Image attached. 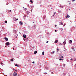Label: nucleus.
<instances>
[{
  "mask_svg": "<svg viewBox=\"0 0 76 76\" xmlns=\"http://www.w3.org/2000/svg\"><path fill=\"white\" fill-rule=\"evenodd\" d=\"M75 67H76V64H75Z\"/></svg>",
  "mask_w": 76,
  "mask_h": 76,
  "instance_id": "obj_38",
  "label": "nucleus"
},
{
  "mask_svg": "<svg viewBox=\"0 0 76 76\" xmlns=\"http://www.w3.org/2000/svg\"><path fill=\"white\" fill-rule=\"evenodd\" d=\"M66 50H64V51H65Z\"/></svg>",
  "mask_w": 76,
  "mask_h": 76,
  "instance_id": "obj_40",
  "label": "nucleus"
},
{
  "mask_svg": "<svg viewBox=\"0 0 76 76\" xmlns=\"http://www.w3.org/2000/svg\"><path fill=\"white\" fill-rule=\"evenodd\" d=\"M59 45H61V43H60Z\"/></svg>",
  "mask_w": 76,
  "mask_h": 76,
  "instance_id": "obj_21",
  "label": "nucleus"
},
{
  "mask_svg": "<svg viewBox=\"0 0 76 76\" xmlns=\"http://www.w3.org/2000/svg\"><path fill=\"white\" fill-rule=\"evenodd\" d=\"M42 54L43 55L44 54V52H42Z\"/></svg>",
  "mask_w": 76,
  "mask_h": 76,
  "instance_id": "obj_18",
  "label": "nucleus"
},
{
  "mask_svg": "<svg viewBox=\"0 0 76 76\" xmlns=\"http://www.w3.org/2000/svg\"><path fill=\"white\" fill-rule=\"evenodd\" d=\"M1 65H3V63L2 62H1Z\"/></svg>",
  "mask_w": 76,
  "mask_h": 76,
  "instance_id": "obj_22",
  "label": "nucleus"
},
{
  "mask_svg": "<svg viewBox=\"0 0 76 76\" xmlns=\"http://www.w3.org/2000/svg\"><path fill=\"white\" fill-rule=\"evenodd\" d=\"M48 41H47L46 42V43H48Z\"/></svg>",
  "mask_w": 76,
  "mask_h": 76,
  "instance_id": "obj_30",
  "label": "nucleus"
},
{
  "mask_svg": "<svg viewBox=\"0 0 76 76\" xmlns=\"http://www.w3.org/2000/svg\"><path fill=\"white\" fill-rule=\"evenodd\" d=\"M31 12H32V10H31Z\"/></svg>",
  "mask_w": 76,
  "mask_h": 76,
  "instance_id": "obj_35",
  "label": "nucleus"
},
{
  "mask_svg": "<svg viewBox=\"0 0 76 76\" xmlns=\"http://www.w3.org/2000/svg\"><path fill=\"white\" fill-rule=\"evenodd\" d=\"M70 17V16L69 15H68V14H67L66 16V18H69Z\"/></svg>",
  "mask_w": 76,
  "mask_h": 76,
  "instance_id": "obj_6",
  "label": "nucleus"
},
{
  "mask_svg": "<svg viewBox=\"0 0 76 76\" xmlns=\"http://www.w3.org/2000/svg\"><path fill=\"white\" fill-rule=\"evenodd\" d=\"M34 28H36V27H34Z\"/></svg>",
  "mask_w": 76,
  "mask_h": 76,
  "instance_id": "obj_41",
  "label": "nucleus"
},
{
  "mask_svg": "<svg viewBox=\"0 0 76 76\" xmlns=\"http://www.w3.org/2000/svg\"><path fill=\"white\" fill-rule=\"evenodd\" d=\"M32 63H35V61H33Z\"/></svg>",
  "mask_w": 76,
  "mask_h": 76,
  "instance_id": "obj_33",
  "label": "nucleus"
},
{
  "mask_svg": "<svg viewBox=\"0 0 76 76\" xmlns=\"http://www.w3.org/2000/svg\"><path fill=\"white\" fill-rule=\"evenodd\" d=\"M12 49H13V50H14L15 49L14 48H12Z\"/></svg>",
  "mask_w": 76,
  "mask_h": 76,
  "instance_id": "obj_37",
  "label": "nucleus"
},
{
  "mask_svg": "<svg viewBox=\"0 0 76 76\" xmlns=\"http://www.w3.org/2000/svg\"><path fill=\"white\" fill-rule=\"evenodd\" d=\"M76 58H75V61H76Z\"/></svg>",
  "mask_w": 76,
  "mask_h": 76,
  "instance_id": "obj_39",
  "label": "nucleus"
},
{
  "mask_svg": "<svg viewBox=\"0 0 76 76\" xmlns=\"http://www.w3.org/2000/svg\"><path fill=\"white\" fill-rule=\"evenodd\" d=\"M12 11V10H7V13H10Z\"/></svg>",
  "mask_w": 76,
  "mask_h": 76,
  "instance_id": "obj_2",
  "label": "nucleus"
},
{
  "mask_svg": "<svg viewBox=\"0 0 76 76\" xmlns=\"http://www.w3.org/2000/svg\"><path fill=\"white\" fill-rule=\"evenodd\" d=\"M72 50H73V51H75V49H74V48H72Z\"/></svg>",
  "mask_w": 76,
  "mask_h": 76,
  "instance_id": "obj_20",
  "label": "nucleus"
},
{
  "mask_svg": "<svg viewBox=\"0 0 76 76\" xmlns=\"http://www.w3.org/2000/svg\"><path fill=\"white\" fill-rule=\"evenodd\" d=\"M70 4V3H69V4Z\"/></svg>",
  "mask_w": 76,
  "mask_h": 76,
  "instance_id": "obj_44",
  "label": "nucleus"
},
{
  "mask_svg": "<svg viewBox=\"0 0 76 76\" xmlns=\"http://www.w3.org/2000/svg\"><path fill=\"white\" fill-rule=\"evenodd\" d=\"M30 1V2H31L32 4V3H33V2L32 1V0H31Z\"/></svg>",
  "mask_w": 76,
  "mask_h": 76,
  "instance_id": "obj_16",
  "label": "nucleus"
},
{
  "mask_svg": "<svg viewBox=\"0 0 76 76\" xmlns=\"http://www.w3.org/2000/svg\"><path fill=\"white\" fill-rule=\"evenodd\" d=\"M5 23H7V21H5Z\"/></svg>",
  "mask_w": 76,
  "mask_h": 76,
  "instance_id": "obj_19",
  "label": "nucleus"
},
{
  "mask_svg": "<svg viewBox=\"0 0 76 76\" xmlns=\"http://www.w3.org/2000/svg\"><path fill=\"white\" fill-rule=\"evenodd\" d=\"M16 20H18V19H16Z\"/></svg>",
  "mask_w": 76,
  "mask_h": 76,
  "instance_id": "obj_28",
  "label": "nucleus"
},
{
  "mask_svg": "<svg viewBox=\"0 0 76 76\" xmlns=\"http://www.w3.org/2000/svg\"><path fill=\"white\" fill-rule=\"evenodd\" d=\"M63 43V44H64V45H65L66 44V41H64Z\"/></svg>",
  "mask_w": 76,
  "mask_h": 76,
  "instance_id": "obj_15",
  "label": "nucleus"
},
{
  "mask_svg": "<svg viewBox=\"0 0 76 76\" xmlns=\"http://www.w3.org/2000/svg\"><path fill=\"white\" fill-rule=\"evenodd\" d=\"M58 42V40H57L55 41V44H56V43H57V42Z\"/></svg>",
  "mask_w": 76,
  "mask_h": 76,
  "instance_id": "obj_9",
  "label": "nucleus"
},
{
  "mask_svg": "<svg viewBox=\"0 0 76 76\" xmlns=\"http://www.w3.org/2000/svg\"><path fill=\"white\" fill-rule=\"evenodd\" d=\"M55 27H56L57 26V25H55Z\"/></svg>",
  "mask_w": 76,
  "mask_h": 76,
  "instance_id": "obj_27",
  "label": "nucleus"
},
{
  "mask_svg": "<svg viewBox=\"0 0 76 76\" xmlns=\"http://www.w3.org/2000/svg\"><path fill=\"white\" fill-rule=\"evenodd\" d=\"M4 39H5L6 40V41H8V39L6 37H5L4 38Z\"/></svg>",
  "mask_w": 76,
  "mask_h": 76,
  "instance_id": "obj_10",
  "label": "nucleus"
},
{
  "mask_svg": "<svg viewBox=\"0 0 76 76\" xmlns=\"http://www.w3.org/2000/svg\"><path fill=\"white\" fill-rule=\"evenodd\" d=\"M75 1V0H72V1L73 2V1Z\"/></svg>",
  "mask_w": 76,
  "mask_h": 76,
  "instance_id": "obj_26",
  "label": "nucleus"
},
{
  "mask_svg": "<svg viewBox=\"0 0 76 76\" xmlns=\"http://www.w3.org/2000/svg\"><path fill=\"white\" fill-rule=\"evenodd\" d=\"M18 74V73L16 72H14L12 75L13 76H16Z\"/></svg>",
  "mask_w": 76,
  "mask_h": 76,
  "instance_id": "obj_1",
  "label": "nucleus"
},
{
  "mask_svg": "<svg viewBox=\"0 0 76 76\" xmlns=\"http://www.w3.org/2000/svg\"><path fill=\"white\" fill-rule=\"evenodd\" d=\"M45 74H47V73H46H46H45Z\"/></svg>",
  "mask_w": 76,
  "mask_h": 76,
  "instance_id": "obj_36",
  "label": "nucleus"
},
{
  "mask_svg": "<svg viewBox=\"0 0 76 76\" xmlns=\"http://www.w3.org/2000/svg\"><path fill=\"white\" fill-rule=\"evenodd\" d=\"M69 42L70 44H72V40H69Z\"/></svg>",
  "mask_w": 76,
  "mask_h": 76,
  "instance_id": "obj_8",
  "label": "nucleus"
},
{
  "mask_svg": "<svg viewBox=\"0 0 76 76\" xmlns=\"http://www.w3.org/2000/svg\"><path fill=\"white\" fill-rule=\"evenodd\" d=\"M61 60H63V59H61Z\"/></svg>",
  "mask_w": 76,
  "mask_h": 76,
  "instance_id": "obj_43",
  "label": "nucleus"
},
{
  "mask_svg": "<svg viewBox=\"0 0 76 76\" xmlns=\"http://www.w3.org/2000/svg\"><path fill=\"white\" fill-rule=\"evenodd\" d=\"M52 74H54L53 72H52Z\"/></svg>",
  "mask_w": 76,
  "mask_h": 76,
  "instance_id": "obj_34",
  "label": "nucleus"
},
{
  "mask_svg": "<svg viewBox=\"0 0 76 76\" xmlns=\"http://www.w3.org/2000/svg\"><path fill=\"white\" fill-rule=\"evenodd\" d=\"M10 60H11V61H13V59H11Z\"/></svg>",
  "mask_w": 76,
  "mask_h": 76,
  "instance_id": "obj_17",
  "label": "nucleus"
},
{
  "mask_svg": "<svg viewBox=\"0 0 76 76\" xmlns=\"http://www.w3.org/2000/svg\"><path fill=\"white\" fill-rule=\"evenodd\" d=\"M6 44L7 45H9V44H10L9 42H7V43H6Z\"/></svg>",
  "mask_w": 76,
  "mask_h": 76,
  "instance_id": "obj_3",
  "label": "nucleus"
},
{
  "mask_svg": "<svg viewBox=\"0 0 76 76\" xmlns=\"http://www.w3.org/2000/svg\"><path fill=\"white\" fill-rule=\"evenodd\" d=\"M57 51H58V50H59V49L57 48Z\"/></svg>",
  "mask_w": 76,
  "mask_h": 76,
  "instance_id": "obj_25",
  "label": "nucleus"
},
{
  "mask_svg": "<svg viewBox=\"0 0 76 76\" xmlns=\"http://www.w3.org/2000/svg\"><path fill=\"white\" fill-rule=\"evenodd\" d=\"M71 60H73V59H72V58H71Z\"/></svg>",
  "mask_w": 76,
  "mask_h": 76,
  "instance_id": "obj_31",
  "label": "nucleus"
},
{
  "mask_svg": "<svg viewBox=\"0 0 76 76\" xmlns=\"http://www.w3.org/2000/svg\"><path fill=\"white\" fill-rule=\"evenodd\" d=\"M60 25H63V22H61L60 23Z\"/></svg>",
  "mask_w": 76,
  "mask_h": 76,
  "instance_id": "obj_13",
  "label": "nucleus"
},
{
  "mask_svg": "<svg viewBox=\"0 0 76 76\" xmlns=\"http://www.w3.org/2000/svg\"><path fill=\"white\" fill-rule=\"evenodd\" d=\"M37 51L36 50L34 52V54H37Z\"/></svg>",
  "mask_w": 76,
  "mask_h": 76,
  "instance_id": "obj_12",
  "label": "nucleus"
},
{
  "mask_svg": "<svg viewBox=\"0 0 76 76\" xmlns=\"http://www.w3.org/2000/svg\"><path fill=\"white\" fill-rule=\"evenodd\" d=\"M59 58H63V56H59Z\"/></svg>",
  "mask_w": 76,
  "mask_h": 76,
  "instance_id": "obj_7",
  "label": "nucleus"
},
{
  "mask_svg": "<svg viewBox=\"0 0 76 76\" xmlns=\"http://www.w3.org/2000/svg\"><path fill=\"white\" fill-rule=\"evenodd\" d=\"M23 36L24 38H26V36L25 34L23 35Z\"/></svg>",
  "mask_w": 76,
  "mask_h": 76,
  "instance_id": "obj_4",
  "label": "nucleus"
},
{
  "mask_svg": "<svg viewBox=\"0 0 76 76\" xmlns=\"http://www.w3.org/2000/svg\"><path fill=\"white\" fill-rule=\"evenodd\" d=\"M61 60V58H60V59H59V60L60 61V60Z\"/></svg>",
  "mask_w": 76,
  "mask_h": 76,
  "instance_id": "obj_32",
  "label": "nucleus"
},
{
  "mask_svg": "<svg viewBox=\"0 0 76 76\" xmlns=\"http://www.w3.org/2000/svg\"><path fill=\"white\" fill-rule=\"evenodd\" d=\"M19 23L20 24V25H23V23L21 21H20Z\"/></svg>",
  "mask_w": 76,
  "mask_h": 76,
  "instance_id": "obj_5",
  "label": "nucleus"
},
{
  "mask_svg": "<svg viewBox=\"0 0 76 76\" xmlns=\"http://www.w3.org/2000/svg\"><path fill=\"white\" fill-rule=\"evenodd\" d=\"M15 66H17V67H19V65L17 64L15 65Z\"/></svg>",
  "mask_w": 76,
  "mask_h": 76,
  "instance_id": "obj_14",
  "label": "nucleus"
},
{
  "mask_svg": "<svg viewBox=\"0 0 76 76\" xmlns=\"http://www.w3.org/2000/svg\"><path fill=\"white\" fill-rule=\"evenodd\" d=\"M14 70H15V71L16 72H17V70H16L15 69H14Z\"/></svg>",
  "mask_w": 76,
  "mask_h": 76,
  "instance_id": "obj_24",
  "label": "nucleus"
},
{
  "mask_svg": "<svg viewBox=\"0 0 76 76\" xmlns=\"http://www.w3.org/2000/svg\"><path fill=\"white\" fill-rule=\"evenodd\" d=\"M55 32H57V30H55Z\"/></svg>",
  "mask_w": 76,
  "mask_h": 76,
  "instance_id": "obj_29",
  "label": "nucleus"
},
{
  "mask_svg": "<svg viewBox=\"0 0 76 76\" xmlns=\"http://www.w3.org/2000/svg\"><path fill=\"white\" fill-rule=\"evenodd\" d=\"M56 12H55L54 13H53V16H54V15H56Z\"/></svg>",
  "mask_w": 76,
  "mask_h": 76,
  "instance_id": "obj_11",
  "label": "nucleus"
},
{
  "mask_svg": "<svg viewBox=\"0 0 76 76\" xmlns=\"http://www.w3.org/2000/svg\"><path fill=\"white\" fill-rule=\"evenodd\" d=\"M54 52H55L54 51H53V52H52V53H53V54H54Z\"/></svg>",
  "mask_w": 76,
  "mask_h": 76,
  "instance_id": "obj_23",
  "label": "nucleus"
},
{
  "mask_svg": "<svg viewBox=\"0 0 76 76\" xmlns=\"http://www.w3.org/2000/svg\"><path fill=\"white\" fill-rule=\"evenodd\" d=\"M43 18L44 19V18H44V17H43Z\"/></svg>",
  "mask_w": 76,
  "mask_h": 76,
  "instance_id": "obj_42",
  "label": "nucleus"
}]
</instances>
